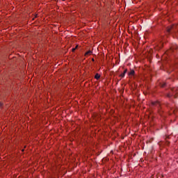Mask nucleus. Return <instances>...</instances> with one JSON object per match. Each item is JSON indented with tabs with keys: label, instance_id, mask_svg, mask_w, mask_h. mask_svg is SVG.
Wrapping results in <instances>:
<instances>
[{
	"label": "nucleus",
	"instance_id": "obj_1",
	"mask_svg": "<svg viewBox=\"0 0 178 178\" xmlns=\"http://www.w3.org/2000/svg\"><path fill=\"white\" fill-rule=\"evenodd\" d=\"M127 73V70H124V72L120 75V77H124Z\"/></svg>",
	"mask_w": 178,
	"mask_h": 178
},
{
	"label": "nucleus",
	"instance_id": "obj_2",
	"mask_svg": "<svg viewBox=\"0 0 178 178\" xmlns=\"http://www.w3.org/2000/svg\"><path fill=\"white\" fill-rule=\"evenodd\" d=\"M173 26H174L172 25V26H168V27L167 28V31H168V33H170L172 29H173Z\"/></svg>",
	"mask_w": 178,
	"mask_h": 178
},
{
	"label": "nucleus",
	"instance_id": "obj_3",
	"mask_svg": "<svg viewBox=\"0 0 178 178\" xmlns=\"http://www.w3.org/2000/svg\"><path fill=\"white\" fill-rule=\"evenodd\" d=\"M134 70H131L129 72V76H134Z\"/></svg>",
	"mask_w": 178,
	"mask_h": 178
},
{
	"label": "nucleus",
	"instance_id": "obj_4",
	"mask_svg": "<svg viewBox=\"0 0 178 178\" xmlns=\"http://www.w3.org/2000/svg\"><path fill=\"white\" fill-rule=\"evenodd\" d=\"M100 78H101V75H99V74H95V79H96V80H99Z\"/></svg>",
	"mask_w": 178,
	"mask_h": 178
},
{
	"label": "nucleus",
	"instance_id": "obj_5",
	"mask_svg": "<svg viewBox=\"0 0 178 178\" xmlns=\"http://www.w3.org/2000/svg\"><path fill=\"white\" fill-rule=\"evenodd\" d=\"M91 54H92V51H88L85 54V56H87V55H91Z\"/></svg>",
	"mask_w": 178,
	"mask_h": 178
},
{
	"label": "nucleus",
	"instance_id": "obj_6",
	"mask_svg": "<svg viewBox=\"0 0 178 178\" xmlns=\"http://www.w3.org/2000/svg\"><path fill=\"white\" fill-rule=\"evenodd\" d=\"M165 86H166V83H163L161 85V88H163V87H165Z\"/></svg>",
	"mask_w": 178,
	"mask_h": 178
},
{
	"label": "nucleus",
	"instance_id": "obj_7",
	"mask_svg": "<svg viewBox=\"0 0 178 178\" xmlns=\"http://www.w3.org/2000/svg\"><path fill=\"white\" fill-rule=\"evenodd\" d=\"M77 47H79V46L76 45L75 48H73V49H72V52H74V51H76V49H77Z\"/></svg>",
	"mask_w": 178,
	"mask_h": 178
},
{
	"label": "nucleus",
	"instance_id": "obj_8",
	"mask_svg": "<svg viewBox=\"0 0 178 178\" xmlns=\"http://www.w3.org/2000/svg\"><path fill=\"white\" fill-rule=\"evenodd\" d=\"M157 106H161V104L159 102H156Z\"/></svg>",
	"mask_w": 178,
	"mask_h": 178
},
{
	"label": "nucleus",
	"instance_id": "obj_9",
	"mask_svg": "<svg viewBox=\"0 0 178 178\" xmlns=\"http://www.w3.org/2000/svg\"><path fill=\"white\" fill-rule=\"evenodd\" d=\"M166 145H169V141L165 142Z\"/></svg>",
	"mask_w": 178,
	"mask_h": 178
},
{
	"label": "nucleus",
	"instance_id": "obj_10",
	"mask_svg": "<svg viewBox=\"0 0 178 178\" xmlns=\"http://www.w3.org/2000/svg\"><path fill=\"white\" fill-rule=\"evenodd\" d=\"M92 62H95V60L94 58H92Z\"/></svg>",
	"mask_w": 178,
	"mask_h": 178
},
{
	"label": "nucleus",
	"instance_id": "obj_11",
	"mask_svg": "<svg viewBox=\"0 0 178 178\" xmlns=\"http://www.w3.org/2000/svg\"><path fill=\"white\" fill-rule=\"evenodd\" d=\"M2 106V103H0V108Z\"/></svg>",
	"mask_w": 178,
	"mask_h": 178
},
{
	"label": "nucleus",
	"instance_id": "obj_12",
	"mask_svg": "<svg viewBox=\"0 0 178 178\" xmlns=\"http://www.w3.org/2000/svg\"><path fill=\"white\" fill-rule=\"evenodd\" d=\"M171 96H172V95H168V97H171Z\"/></svg>",
	"mask_w": 178,
	"mask_h": 178
},
{
	"label": "nucleus",
	"instance_id": "obj_13",
	"mask_svg": "<svg viewBox=\"0 0 178 178\" xmlns=\"http://www.w3.org/2000/svg\"><path fill=\"white\" fill-rule=\"evenodd\" d=\"M63 1H65V0H63Z\"/></svg>",
	"mask_w": 178,
	"mask_h": 178
}]
</instances>
